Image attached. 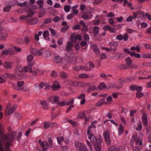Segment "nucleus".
I'll return each mask as SVG.
<instances>
[{
  "mask_svg": "<svg viewBox=\"0 0 151 151\" xmlns=\"http://www.w3.org/2000/svg\"><path fill=\"white\" fill-rule=\"evenodd\" d=\"M16 135L17 132L14 131L10 135L9 134H4L2 137L1 139V143H3L4 144L6 149H9L13 140L16 138Z\"/></svg>",
  "mask_w": 151,
  "mask_h": 151,
  "instance_id": "f257e3e1",
  "label": "nucleus"
},
{
  "mask_svg": "<svg viewBox=\"0 0 151 151\" xmlns=\"http://www.w3.org/2000/svg\"><path fill=\"white\" fill-rule=\"evenodd\" d=\"M14 78L15 79H17L19 76L24 75L25 74V72L23 68L22 67L18 66L14 70Z\"/></svg>",
  "mask_w": 151,
  "mask_h": 151,
  "instance_id": "f03ea898",
  "label": "nucleus"
},
{
  "mask_svg": "<svg viewBox=\"0 0 151 151\" xmlns=\"http://www.w3.org/2000/svg\"><path fill=\"white\" fill-rule=\"evenodd\" d=\"M1 53L3 55H16V52L10 48L7 49H4L2 51Z\"/></svg>",
  "mask_w": 151,
  "mask_h": 151,
  "instance_id": "7ed1b4c3",
  "label": "nucleus"
},
{
  "mask_svg": "<svg viewBox=\"0 0 151 151\" xmlns=\"http://www.w3.org/2000/svg\"><path fill=\"white\" fill-rule=\"evenodd\" d=\"M102 140L100 139L97 140V141L93 143L95 148L96 151H101L102 148L101 147V143Z\"/></svg>",
  "mask_w": 151,
  "mask_h": 151,
  "instance_id": "20e7f679",
  "label": "nucleus"
},
{
  "mask_svg": "<svg viewBox=\"0 0 151 151\" xmlns=\"http://www.w3.org/2000/svg\"><path fill=\"white\" fill-rule=\"evenodd\" d=\"M39 142L42 148V151H46L48 150L49 145L47 142H42L41 139H39Z\"/></svg>",
  "mask_w": 151,
  "mask_h": 151,
  "instance_id": "39448f33",
  "label": "nucleus"
},
{
  "mask_svg": "<svg viewBox=\"0 0 151 151\" xmlns=\"http://www.w3.org/2000/svg\"><path fill=\"white\" fill-rule=\"evenodd\" d=\"M87 135L88 136V138L90 140L91 142L93 144L97 141V139L95 135L91 133V132H87Z\"/></svg>",
  "mask_w": 151,
  "mask_h": 151,
  "instance_id": "423d86ee",
  "label": "nucleus"
},
{
  "mask_svg": "<svg viewBox=\"0 0 151 151\" xmlns=\"http://www.w3.org/2000/svg\"><path fill=\"white\" fill-rule=\"evenodd\" d=\"M104 135L106 144L108 145H110L111 140L110 138V134L109 131L107 130L104 133Z\"/></svg>",
  "mask_w": 151,
  "mask_h": 151,
  "instance_id": "0eeeda50",
  "label": "nucleus"
},
{
  "mask_svg": "<svg viewBox=\"0 0 151 151\" xmlns=\"http://www.w3.org/2000/svg\"><path fill=\"white\" fill-rule=\"evenodd\" d=\"M124 60L126 62V64L122 69H124L129 68L130 67V65L132 63V60L130 57H125Z\"/></svg>",
  "mask_w": 151,
  "mask_h": 151,
  "instance_id": "6e6552de",
  "label": "nucleus"
},
{
  "mask_svg": "<svg viewBox=\"0 0 151 151\" xmlns=\"http://www.w3.org/2000/svg\"><path fill=\"white\" fill-rule=\"evenodd\" d=\"M40 104L42 106L43 109L44 110H47L49 109V106L47 102L44 100H42L40 102Z\"/></svg>",
  "mask_w": 151,
  "mask_h": 151,
  "instance_id": "1a4fd4ad",
  "label": "nucleus"
},
{
  "mask_svg": "<svg viewBox=\"0 0 151 151\" xmlns=\"http://www.w3.org/2000/svg\"><path fill=\"white\" fill-rule=\"evenodd\" d=\"M34 62H29L28 64V66L25 67L23 69L25 72L30 73L32 70V67L35 64Z\"/></svg>",
  "mask_w": 151,
  "mask_h": 151,
  "instance_id": "9d476101",
  "label": "nucleus"
},
{
  "mask_svg": "<svg viewBox=\"0 0 151 151\" xmlns=\"http://www.w3.org/2000/svg\"><path fill=\"white\" fill-rule=\"evenodd\" d=\"M30 51L32 54L35 55L40 56L42 54V52L40 50H39L34 48L31 49Z\"/></svg>",
  "mask_w": 151,
  "mask_h": 151,
  "instance_id": "9b49d317",
  "label": "nucleus"
},
{
  "mask_svg": "<svg viewBox=\"0 0 151 151\" xmlns=\"http://www.w3.org/2000/svg\"><path fill=\"white\" fill-rule=\"evenodd\" d=\"M142 121L144 126H147L148 125V119L147 115L145 113H143L142 116Z\"/></svg>",
  "mask_w": 151,
  "mask_h": 151,
  "instance_id": "f8f14e48",
  "label": "nucleus"
},
{
  "mask_svg": "<svg viewBox=\"0 0 151 151\" xmlns=\"http://www.w3.org/2000/svg\"><path fill=\"white\" fill-rule=\"evenodd\" d=\"M124 51L127 53L130 54V55L131 56L140 57V55L139 54L136 53L134 52H131L130 50L129 49H124Z\"/></svg>",
  "mask_w": 151,
  "mask_h": 151,
  "instance_id": "ddd939ff",
  "label": "nucleus"
},
{
  "mask_svg": "<svg viewBox=\"0 0 151 151\" xmlns=\"http://www.w3.org/2000/svg\"><path fill=\"white\" fill-rule=\"evenodd\" d=\"M66 61L74 64L76 63L77 60L76 57H65Z\"/></svg>",
  "mask_w": 151,
  "mask_h": 151,
  "instance_id": "4468645a",
  "label": "nucleus"
},
{
  "mask_svg": "<svg viewBox=\"0 0 151 151\" xmlns=\"http://www.w3.org/2000/svg\"><path fill=\"white\" fill-rule=\"evenodd\" d=\"M38 21V20L37 18H33L28 19L27 21V22L29 24L31 25H34L37 23Z\"/></svg>",
  "mask_w": 151,
  "mask_h": 151,
  "instance_id": "2eb2a0df",
  "label": "nucleus"
},
{
  "mask_svg": "<svg viewBox=\"0 0 151 151\" xmlns=\"http://www.w3.org/2000/svg\"><path fill=\"white\" fill-rule=\"evenodd\" d=\"M94 67L93 64L91 62H89L86 64V68L87 71H89L92 70V68Z\"/></svg>",
  "mask_w": 151,
  "mask_h": 151,
  "instance_id": "dca6fc26",
  "label": "nucleus"
},
{
  "mask_svg": "<svg viewBox=\"0 0 151 151\" xmlns=\"http://www.w3.org/2000/svg\"><path fill=\"white\" fill-rule=\"evenodd\" d=\"M60 87V85L58 81H54L52 87V89L53 90H57L59 89Z\"/></svg>",
  "mask_w": 151,
  "mask_h": 151,
  "instance_id": "f3484780",
  "label": "nucleus"
},
{
  "mask_svg": "<svg viewBox=\"0 0 151 151\" xmlns=\"http://www.w3.org/2000/svg\"><path fill=\"white\" fill-rule=\"evenodd\" d=\"M8 34L5 32H2L0 33V40H4L8 37Z\"/></svg>",
  "mask_w": 151,
  "mask_h": 151,
  "instance_id": "a211bd4d",
  "label": "nucleus"
},
{
  "mask_svg": "<svg viewBox=\"0 0 151 151\" xmlns=\"http://www.w3.org/2000/svg\"><path fill=\"white\" fill-rule=\"evenodd\" d=\"M111 50H116L117 48L118 44L116 42H113L110 43L109 44Z\"/></svg>",
  "mask_w": 151,
  "mask_h": 151,
  "instance_id": "6ab92c4d",
  "label": "nucleus"
},
{
  "mask_svg": "<svg viewBox=\"0 0 151 151\" xmlns=\"http://www.w3.org/2000/svg\"><path fill=\"white\" fill-rule=\"evenodd\" d=\"M92 17V15L90 13H84L82 16V17L85 20L88 19L89 18L91 19Z\"/></svg>",
  "mask_w": 151,
  "mask_h": 151,
  "instance_id": "aec40b11",
  "label": "nucleus"
},
{
  "mask_svg": "<svg viewBox=\"0 0 151 151\" xmlns=\"http://www.w3.org/2000/svg\"><path fill=\"white\" fill-rule=\"evenodd\" d=\"M73 45L70 41H68L66 47V50L67 51H70L72 50V48Z\"/></svg>",
  "mask_w": 151,
  "mask_h": 151,
  "instance_id": "412c9836",
  "label": "nucleus"
},
{
  "mask_svg": "<svg viewBox=\"0 0 151 151\" xmlns=\"http://www.w3.org/2000/svg\"><path fill=\"white\" fill-rule=\"evenodd\" d=\"M75 145L76 148L78 150L80 149L81 148L83 147V146L85 145H83L78 141H75Z\"/></svg>",
  "mask_w": 151,
  "mask_h": 151,
  "instance_id": "4be33fe9",
  "label": "nucleus"
},
{
  "mask_svg": "<svg viewBox=\"0 0 151 151\" xmlns=\"http://www.w3.org/2000/svg\"><path fill=\"white\" fill-rule=\"evenodd\" d=\"M24 84V82L23 81H18L17 82V85L14 86V88L15 90H16V87L20 89L22 88V86H23Z\"/></svg>",
  "mask_w": 151,
  "mask_h": 151,
  "instance_id": "5701e85b",
  "label": "nucleus"
},
{
  "mask_svg": "<svg viewBox=\"0 0 151 151\" xmlns=\"http://www.w3.org/2000/svg\"><path fill=\"white\" fill-rule=\"evenodd\" d=\"M97 88L95 86H89L87 88L86 91L88 92H90L92 91L97 90Z\"/></svg>",
  "mask_w": 151,
  "mask_h": 151,
  "instance_id": "b1692460",
  "label": "nucleus"
},
{
  "mask_svg": "<svg viewBox=\"0 0 151 151\" xmlns=\"http://www.w3.org/2000/svg\"><path fill=\"white\" fill-rule=\"evenodd\" d=\"M5 129L3 126L0 124V139L5 133Z\"/></svg>",
  "mask_w": 151,
  "mask_h": 151,
  "instance_id": "393cba45",
  "label": "nucleus"
},
{
  "mask_svg": "<svg viewBox=\"0 0 151 151\" xmlns=\"http://www.w3.org/2000/svg\"><path fill=\"white\" fill-rule=\"evenodd\" d=\"M15 88L16 90L17 91H20L22 92H28L29 91V89L26 86L23 87L21 88L20 89L16 87Z\"/></svg>",
  "mask_w": 151,
  "mask_h": 151,
  "instance_id": "a878e982",
  "label": "nucleus"
},
{
  "mask_svg": "<svg viewBox=\"0 0 151 151\" xmlns=\"http://www.w3.org/2000/svg\"><path fill=\"white\" fill-rule=\"evenodd\" d=\"M80 24L82 25L83 27H85V29H82L81 30L83 32H85L87 31V27L86 26V24L83 20H81L80 22Z\"/></svg>",
  "mask_w": 151,
  "mask_h": 151,
  "instance_id": "bb28decb",
  "label": "nucleus"
},
{
  "mask_svg": "<svg viewBox=\"0 0 151 151\" xmlns=\"http://www.w3.org/2000/svg\"><path fill=\"white\" fill-rule=\"evenodd\" d=\"M91 48L93 51L96 53L98 54L99 52V48L95 44L93 45L91 47Z\"/></svg>",
  "mask_w": 151,
  "mask_h": 151,
  "instance_id": "cd10ccee",
  "label": "nucleus"
},
{
  "mask_svg": "<svg viewBox=\"0 0 151 151\" xmlns=\"http://www.w3.org/2000/svg\"><path fill=\"white\" fill-rule=\"evenodd\" d=\"M52 21V19L51 18L46 19L44 22L40 26L41 28L45 24H47L50 23Z\"/></svg>",
  "mask_w": 151,
  "mask_h": 151,
  "instance_id": "c85d7f7f",
  "label": "nucleus"
},
{
  "mask_svg": "<svg viewBox=\"0 0 151 151\" xmlns=\"http://www.w3.org/2000/svg\"><path fill=\"white\" fill-rule=\"evenodd\" d=\"M14 74H9L8 73H6L3 75L4 78H10L12 79H14Z\"/></svg>",
  "mask_w": 151,
  "mask_h": 151,
  "instance_id": "c756f323",
  "label": "nucleus"
},
{
  "mask_svg": "<svg viewBox=\"0 0 151 151\" xmlns=\"http://www.w3.org/2000/svg\"><path fill=\"white\" fill-rule=\"evenodd\" d=\"M124 127L122 124L119 125V127L118 129V135H121L123 132Z\"/></svg>",
  "mask_w": 151,
  "mask_h": 151,
  "instance_id": "7c9ffc66",
  "label": "nucleus"
},
{
  "mask_svg": "<svg viewBox=\"0 0 151 151\" xmlns=\"http://www.w3.org/2000/svg\"><path fill=\"white\" fill-rule=\"evenodd\" d=\"M106 87L105 84L104 82L101 83L98 86L97 88L99 90H102Z\"/></svg>",
  "mask_w": 151,
  "mask_h": 151,
  "instance_id": "2f4dec72",
  "label": "nucleus"
},
{
  "mask_svg": "<svg viewBox=\"0 0 151 151\" xmlns=\"http://www.w3.org/2000/svg\"><path fill=\"white\" fill-rule=\"evenodd\" d=\"M135 142L137 145L141 146L142 145V140L140 137H137L136 138Z\"/></svg>",
  "mask_w": 151,
  "mask_h": 151,
  "instance_id": "473e14b6",
  "label": "nucleus"
},
{
  "mask_svg": "<svg viewBox=\"0 0 151 151\" xmlns=\"http://www.w3.org/2000/svg\"><path fill=\"white\" fill-rule=\"evenodd\" d=\"M97 122L96 121H94L92 122L91 123V125L89 126L87 132H88L89 131V132H90V129L92 128H95L96 127L95 125H94V123H96Z\"/></svg>",
  "mask_w": 151,
  "mask_h": 151,
  "instance_id": "72a5a7b5",
  "label": "nucleus"
},
{
  "mask_svg": "<svg viewBox=\"0 0 151 151\" xmlns=\"http://www.w3.org/2000/svg\"><path fill=\"white\" fill-rule=\"evenodd\" d=\"M93 30L94 32V36L95 37L99 33V28L97 26H95L93 27Z\"/></svg>",
  "mask_w": 151,
  "mask_h": 151,
  "instance_id": "f704fd0d",
  "label": "nucleus"
},
{
  "mask_svg": "<svg viewBox=\"0 0 151 151\" xmlns=\"http://www.w3.org/2000/svg\"><path fill=\"white\" fill-rule=\"evenodd\" d=\"M78 77L81 78H88L89 76L86 73H82L79 74Z\"/></svg>",
  "mask_w": 151,
  "mask_h": 151,
  "instance_id": "c9c22d12",
  "label": "nucleus"
},
{
  "mask_svg": "<svg viewBox=\"0 0 151 151\" xmlns=\"http://www.w3.org/2000/svg\"><path fill=\"white\" fill-rule=\"evenodd\" d=\"M54 61L57 63H60L62 61V58L61 57H55Z\"/></svg>",
  "mask_w": 151,
  "mask_h": 151,
  "instance_id": "e433bc0d",
  "label": "nucleus"
},
{
  "mask_svg": "<svg viewBox=\"0 0 151 151\" xmlns=\"http://www.w3.org/2000/svg\"><path fill=\"white\" fill-rule=\"evenodd\" d=\"M60 76L62 78L65 79L67 78L68 75L66 73L63 72H61L60 73Z\"/></svg>",
  "mask_w": 151,
  "mask_h": 151,
  "instance_id": "4c0bfd02",
  "label": "nucleus"
},
{
  "mask_svg": "<svg viewBox=\"0 0 151 151\" xmlns=\"http://www.w3.org/2000/svg\"><path fill=\"white\" fill-rule=\"evenodd\" d=\"M71 40L72 43H75L76 41L77 40L75 33H73L72 35Z\"/></svg>",
  "mask_w": 151,
  "mask_h": 151,
  "instance_id": "58836bf2",
  "label": "nucleus"
},
{
  "mask_svg": "<svg viewBox=\"0 0 151 151\" xmlns=\"http://www.w3.org/2000/svg\"><path fill=\"white\" fill-rule=\"evenodd\" d=\"M77 83H78V86L81 87L88 86L90 84L89 83H87L86 82H82Z\"/></svg>",
  "mask_w": 151,
  "mask_h": 151,
  "instance_id": "ea45409f",
  "label": "nucleus"
},
{
  "mask_svg": "<svg viewBox=\"0 0 151 151\" xmlns=\"http://www.w3.org/2000/svg\"><path fill=\"white\" fill-rule=\"evenodd\" d=\"M86 114L84 112H81L77 116L78 118L81 119L85 117Z\"/></svg>",
  "mask_w": 151,
  "mask_h": 151,
  "instance_id": "a19ab883",
  "label": "nucleus"
},
{
  "mask_svg": "<svg viewBox=\"0 0 151 151\" xmlns=\"http://www.w3.org/2000/svg\"><path fill=\"white\" fill-rule=\"evenodd\" d=\"M12 7V6L11 5L8 6L4 7L3 9V10L4 12H8L10 10Z\"/></svg>",
  "mask_w": 151,
  "mask_h": 151,
  "instance_id": "79ce46f5",
  "label": "nucleus"
},
{
  "mask_svg": "<svg viewBox=\"0 0 151 151\" xmlns=\"http://www.w3.org/2000/svg\"><path fill=\"white\" fill-rule=\"evenodd\" d=\"M11 65V64L10 63L6 62L4 65V67L6 69H10L12 68Z\"/></svg>",
  "mask_w": 151,
  "mask_h": 151,
  "instance_id": "37998d69",
  "label": "nucleus"
},
{
  "mask_svg": "<svg viewBox=\"0 0 151 151\" xmlns=\"http://www.w3.org/2000/svg\"><path fill=\"white\" fill-rule=\"evenodd\" d=\"M130 50H136L137 52H139L140 51V48L138 45H137L136 47H131Z\"/></svg>",
  "mask_w": 151,
  "mask_h": 151,
  "instance_id": "c03bdc74",
  "label": "nucleus"
},
{
  "mask_svg": "<svg viewBox=\"0 0 151 151\" xmlns=\"http://www.w3.org/2000/svg\"><path fill=\"white\" fill-rule=\"evenodd\" d=\"M48 142L49 143V146L50 148H52L53 147V144L52 143V141L51 139L49 137L47 139Z\"/></svg>",
  "mask_w": 151,
  "mask_h": 151,
  "instance_id": "a18cd8bd",
  "label": "nucleus"
},
{
  "mask_svg": "<svg viewBox=\"0 0 151 151\" xmlns=\"http://www.w3.org/2000/svg\"><path fill=\"white\" fill-rule=\"evenodd\" d=\"M57 139L58 143L59 144H60L61 142L64 140V138L62 136L58 137Z\"/></svg>",
  "mask_w": 151,
  "mask_h": 151,
  "instance_id": "49530a36",
  "label": "nucleus"
},
{
  "mask_svg": "<svg viewBox=\"0 0 151 151\" xmlns=\"http://www.w3.org/2000/svg\"><path fill=\"white\" fill-rule=\"evenodd\" d=\"M40 71V70L38 69H37L36 70H33L32 69L30 73H31L33 76H35L37 75V72H39Z\"/></svg>",
  "mask_w": 151,
  "mask_h": 151,
  "instance_id": "de8ad7c7",
  "label": "nucleus"
},
{
  "mask_svg": "<svg viewBox=\"0 0 151 151\" xmlns=\"http://www.w3.org/2000/svg\"><path fill=\"white\" fill-rule=\"evenodd\" d=\"M57 104L60 106H62L66 105V102L65 101H59L58 102Z\"/></svg>",
  "mask_w": 151,
  "mask_h": 151,
  "instance_id": "09e8293b",
  "label": "nucleus"
},
{
  "mask_svg": "<svg viewBox=\"0 0 151 151\" xmlns=\"http://www.w3.org/2000/svg\"><path fill=\"white\" fill-rule=\"evenodd\" d=\"M74 99L72 98L69 101L66 102V104L67 105H72L74 102Z\"/></svg>",
  "mask_w": 151,
  "mask_h": 151,
  "instance_id": "8fccbe9b",
  "label": "nucleus"
},
{
  "mask_svg": "<svg viewBox=\"0 0 151 151\" xmlns=\"http://www.w3.org/2000/svg\"><path fill=\"white\" fill-rule=\"evenodd\" d=\"M144 95V94L141 92H138L136 93V97L137 98H139L142 97Z\"/></svg>",
  "mask_w": 151,
  "mask_h": 151,
  "instance_id": "3c124183",
  "label": "nucleus"
},
{
  "mask_svg": "<svg viewBox=\"0 0 151 151\" xmlns=\"http://www.w3.org/2000/svg\"><path fill=\"white\" fill-rule=\"evenodd\" d=\"M70 6L69 5H65L64 7V11L67 12H68L70 10Z\"/></svg>",
  "mask_w": 151,
  "mask_h": 151,
  "instance_id": "603ef678",
  "label": "nucleus"
},
{
  "mask_svg": "<svg viewBox=\"0 0 151 151\" xmlns=\"http://www.w3.org/2000/svg\"><path fill=\"white\" fill-rule=\"evenodd\" d=\"M78 83L77 82H75L74 83V82L73 81L71 80H68L67 81V83L68 84H69L70 85H71V86H73V85L75 86V84L76 83Z\"/></svg>",
  "mask_w": 151,
  "mask_h": 151,
  "instance_id": "864d4df0",
  "label": "nucleus"
},
{
  "mask_svg": "<svg viewBox=\"0 0 151 151\" xmlns=\"http://www.w3.org/2000/svg\"><path fill=\"white\" fill-rule=\"evenodd\" d=\"M53 98V101L55 103H58L59 100L60 98L57 96L51 97V98Z\"/></svg>",
  "mask_w": 151,
  "mask_h": 151,
  "instance_id": "5fc2aeb1",
  "label": "nucleus"
},
{
  "mask_svg": "<svg viewBox=\"0 0 151 151\" xmlns=\"http://www.w3.org/2000/svg\"><path fill=\"white\" fill-rule=\"evenodd\" d=\"M49 33L48 31H44L43 33V36L44 39H46V37L49 36Z\"/></svg>",
  "mask_w": 151,
  "mask_h": 151,
  "instance_id": "6e6d98bb",
  "label": "nucleus"
},
{
  "mask_svg": "<svg viewBox=\"0 0 151 151\" xmlns=\"http://www.w3.org/2000/svg\"><path fill=\"white\" fill-rule=\"evenodd\" d=\"M104 99H101L96 104V106H99L101 105L104 103Z\"/></svg>",
  "mask_w": 151,
  "mask_h": 151,
  "instance_id": "4d7b16f0",
  "label": "nucleus"
},
{
  "mask_svg": "<svg viewBox=\"0 0 151 151\" xmlns=\"http://www.w3.org/2000/svg\"><path fill=\"white\" fill-rule=\"evenodd\" d=\"M71 10L73 11V12L74 14H76L78 13V10L76 8L75 6H73Z\"/></svg>",
  "mask_w": 151,
  "mask_h": 151,
  "instance_id": "13d9d810",
  "label": "nucleus"
},
{
  "mask_svg": "<svg viewBox=\"0 0 151 151\" xmlns=\"http://www.w3.org/2000/svg\"><path fill=\"white\" fill-rule=\"evenodd\" d=\"M50 126V123L47 122L44 123V127L45 129H46L49 127Z\"/></svg>",
  "mask_w": 151,
  "mask_h": 151,
  "instance_id": "bf43d9fd",
  "label": "nucleus"
},
{
  "mask_svg": "<svg viewBox=\"0 0 151 151\" xmlns=\"http://www.w3.org/2000/svg\"><path fill=\"white\" fill-rule=\"evenodd\" d=\"M37 3L38 5H39L40 7L41 8L43 6V1L42 0L38 1H37Z\"/></svg>",
  "mask_w": 151,
  "mask_h": 151,
  "instance_id": "052dcab7",
  "label": "nucleus"
},
{
  "mask_svg": "<svg viewBox=\"0 0 151 151\" xmlns=\"http://www.w3.org/2000/svg\"><path fill=\"white\" fill-rule=\"evenodd\" d=\"M14 109H8V111H7V112L6 114H5L6 115L7 114H12L14 111Z\"/></svg>",
  "mask_w": 151,
  "mask_h": 151,
  "instance_id": "680f3d73",
  "label": "nucleus"
},
{
  "mask_svg": "<svg viewBox=\"0 0 151 151\" xmlns=\"http://www.w3.org/2000/svg\"><path fill=\"white\" fill-rule=\"evenodd\" d=\"M128 35L126 33L124 36H123V39L125 41H127L128 38Z\"/></svg>",
  "mask_w": 151,
  "mask_h": 151,
  "instance_id": "e2e57ef3",
  "label": "nucleus"
},
{
  "mask_svg": "<svg viewBox=\"0 0 151 151\" xmlns=\"http://www.w3.org/2000/svg\"><path fill=\"white\" fill-rule=\"evenodd\" d=\"M60 19V18L58 16H56L53 18V20L55 22H58Z\"/></svg>",
  "mask_w": 151,
  "mask_h": 151,
  "instance_id": "0e129e2a",
  "label": "nucleus"
},
{
  "mask_svg": "<svg viewBox=\"0 0 151 151\" xmlns=\"http://www.w3.org/2000/svg\"><path fill=\"white\" fill-rule=\"evenodd\" d=\"M45 14L44 11L42 10L40 11L39 14V17H42L43 15Z\"/></svg>",
  "mask_w": 151,
  "mask_h": 151,
  "instance_id": "69168bd1",
  "label": "nucleus"
},
{
  "mask_svg": "<svg viewBox=\"0 0 151 151\" xmlns=\"http://www.w3.org/2000/svg\"><path fill=\"white\" fill-rule=\"evenodd\" d=\"M80 151H88V149L86 146L85 145L79 150Z\"/></svg>",
  "mask_w": 151,
  "mask_h": 151,
  "instance_id": "338daca9",
  "label": "nucleus"
},
{
  "mask_svg": "<svg viewBox=\"0 0 151 151\" xmlns=\"http://www.w3.org/2000/svg\"><path fill=\"white\" fill-rule=\"evenodd\" d=\"M108 151H116V149L114 146H110L108 150Z\"/></svg>",
  "mask_w": 151,
  "mask_h": 151,
  "instance_id": "774afa93",
  "label": "nucleus"
}]
</instances>
